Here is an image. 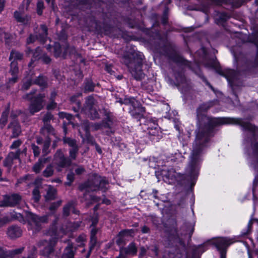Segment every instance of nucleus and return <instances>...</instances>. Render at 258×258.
Masks as SVG:
<instances>
[{
	"instance_id": "19",
	"label": "nucleus",
	"mask_w": 258,
	"mask_h": 258,
	"mask_svg": "<svg viewBox=\"0 0 258 258\" xmlns=\"http://www.w3.org/2000/svg\"><path fill=\"white\" fill-rule=\"evenodd\" d=\"M133 233V230H125L120 232L118 235V239L116 240V243L118 245H120L123 241V237L125 236H132Z\"/></svg>"
},
{
	"instance_id": "45",
	"label": "nucleus",
	"mask_w": 258,
	"mask_h": 258,
	"mask_svg": "<svg viewBox=\"0 0 258 258\" xmlns=\"http://www.w3.org/2000/svg\"><path fill=\"white\" fill-rule=\"evenodd\" d=\"M21 144V141H20V140L15 141H14L13 143V144L11 146V148H12V149H16L18 147H19Z\"/></svg>"
},
{
	"instance_id": "37",
	"label": "nucleus",
	"mask_w": 258,
	"mask_h": 258,
	"mask_svg": "<svg viewBox=\"0 0 258 258\" xmlns=\"http://www.w3.org/2000/svg\"><path fill=\"white\" fill-rule=\"evenodd\" d=\"M94 85L91 81H87L85 86V90L86 91H92L94 89Z\"/></svg>"
},
{
	"instance_id": "40",
	"label": "nucleus",
	"mask_w": 258,
	"mask_h": 258,
	"mask_svg": "<svg viewBox=\"0 0 258 258\" xmlns=\"http://www.w3.org/2000/svg\"><path fill=\"white\" fill-rule=\"evenodd\" d=\"M31 147L34 156L38 157L40 154V149L39 147L34 144H32Z\"/></svg>"
},
{
	"instance_id": "56",
	"label": "nucleus",
	"mask_w": 258,
	"mask_h": 258,
	"mask_svg": "<svg viewBox=\"0 0 258 258\" xmlns=\"http://www.w3.org/2000/svg\"><path fill=\"white\" fill-rule=\"evenodd\" d=\"M149 228H148L146 226H144L142 228V231L143 233H147L149 231Z\"/></svg>"
},
{
	"instance_id": "15",
	"label": "nucleus",
	"mask_w": 258,
	"mask_h": 258,
	"mask_svg": "<svg viewBox=\"0 0 258 258\" xmlns=\"http://www.w3.org/2000/svg\"><path fill=\"white\" fill-rule=\"evenodd\" d=\"M220 73L221 75L224 76L229 83H232L233 81L237 74L236 72L229 69H225Z\"/></svg>"
},
{
	"instance_id": "55",
	"label": "nucleus",
	"mask_w": 258,
	"mask_h": 258,
	"mask_svg": "<svg viewBox=\"0 0 258 258\" xmlns=\"http://www.w3.org/2000/svg\"><path fill=\"white\" fill-rule=\"evenodd\" d=\"M51 118V115L50 114L47 113L44 118V121H46L48 119H50Z\"/></svg>"
},
{
	"instance_id": "3",
	"label": "nucleus",
	"mask_w": 258,
	"mask_h": 258,
	"mask_svg": "<svg viewBox=\"0 0 258 258\" xmlns=\"http://www.w3.org/2000/svg\"><path fill=\"white\" fill-rule=\"evenodd\" d=\"M82 111L92 119L99 117V114L95 107V100L91 96L86 99L85 106Z\"/></svg>"
},
{
	"instance_id": "29",
	"label": "nucleus",
	"mask_w": 258,
	"mask_h": 258,
	"mask_svg": "<svg viewBox=\"0 0 258 258\" xmlns=\"http://www.w3.org/2000/svg\"><path fill=\"white\" fill-rule=\"evenodd\" d=\"M63 140L65 144H67L70 146V148L78 147L76 144V140L74 139H71L70 138L64 137Z\"/></svg>"
},
{
	"instance_id": "31",
	"label": "nucleus",
	"mask_w": 258,
	"mask_h": 258,
	"mask_svg": "<svg viewBox=\"0 0 258 258\" xmlns=\"http://www.w3.org/2000/svg\"><path fill=\"white\" fill-rule=\"evenodd\" d=\"M32 84V79L31 78H26L23 80V84L22 87L23 90H28Z\"/></svg>"
},
{
	"instance_id": "57",
	"label": "nucleus",
	"mask_w": 258,
	"mask_h": 258,
	"mask_svg": "<svg viewBox=\"0 0 258 258\" xmlns=\"http://www.w3.org/2000/svg\"><path fill=\"white\" fill-rule=\"evenodd\" d=\"M244 127L247 130H252V129L251 125L249 123H246L245 124Z\"/></svg>"
},
{
	"instance_id": "4",
	"label": "nucleus",
	"mask_w": 258,
	"mask_h": 258,
	"mask_svg": "<svg viewBox=\"0 0 258 258\" xmlns=\"http://www.w3.org/2000/svg\"><path fill=\"white\" fill-rule=\"evenodd\" d=\"M30 228L34 232H36L41 228L42 223H45L47 221L46 216L38 217L33 213H30L28 215Z\"/></svg>"
},
{
	"instance_id": "39",
	"label": "nucleus",
	"mask_w": 258,
	"mask_h": 258,
	"mask_svg": "<svg viewBox=\"0 0 258 258\" xmlns=\"http://www.w3.org/2000/svg\"><path fill=\"white\" fill-rule=\"evenodd\" d=\"M205 65L209 68H217L218 63L217 61L214 59L210 60L208 62L206 63Z\"/></svg>"
},
{
	"instance_id": "48",
	"label": "nucleus",
	"mask_w": 258,
	"mask_h": 258,
	"mask_svg": "<svg viewBox=\"0 0 258 258\" xmlns=\"http://www.w3.org/2000/svg\"><path fill=\"white\" fill-rule=\"evenodd\" d=\"M13 77L9 79V81L8 82V86L10 87V86L12 84H14L16 83L17 81V77L16 75H12Z\"/></svg>"
},
{
	"instance_id": "43",
	"label": "nucleus",
	"mask_w": 258,
	"mask_h": 258,
	"mask_svg": "<svg viewBox=\"0 0 258 258\" xmlns=\"http://www.w3.org/2000/svg\"><path fill=\"white\" fill-rule=\"evenodd\" d=\"M37 13L38 15H41L42 13V10L43 8V3L39 1L37 3Z\"/></svg>"
},
{
	"instance_id": "61",
	"label": "nucleus",
	"mask_w": 258,
	"mask_h": 258,
	"mask_svg": "<svg viewBox=\"0 0 258 258\" xmlns=\"http://www.w3.org/2000/svg\"><path fill=\"white\" fill-rule=\"evenodd\" d=\"M37 143L38 144H41L42 143V140L41 138H37Z\"/></svg>"
},
{
	"instance_id": "52",
	"label": "nucleus",
	"mask_w": 258,
	"mask_h": 258,
	"mask_svg": "<svg viewBox=\"0 0 258 258\" xmlns=\"http://www.w3.org/2000/svg\"><path fill=\"white\" fill-rule=\"evenodd\" d=\"M56 103H54L53 101H51L48 105H47V108L48 109H51L55 107L56 106Z\"/></svg>"
},
{
	"instance_id": "10",
	"label": "nucleus",
	"mask_w": 258,
	"mask_h": 258,
	"mask_svg": "<svg viewBox=\"0 0 258 258\" xmlns=\"http://www.w3.org/2000/svg\"><path fill=\"white\" fill-rule=\"evenodd\" d=\"M125 103L130 104L134 108V110L131 111L133 115L137 114L140 116L145 111L144 109L140 106L139 103L133 97L125 99Z\"/></svg>"
},
{
	"instance_id": "54",
	"label": "nucleus",
	"mask_w": 258,
	"mask_h": 258,
	"mask_svg": "<svg viewBox=\"0 0 258 258\" xmlns=\"http://www.w3.org/2000/svg\"><path fill=\"white\" fill-rule=\"evenodd\" d=\"M7 34L4 33L3 30H0V41H1L3 37L6 38Z\"/></svg>"
},
{
	"instance_id": "30",
	"label": "nucleus",
	"mask_w": 258,
	"mask_h": 258,
	"mask_svg": "<svg viewBox=\"0 0 258 258\" xmlns=\"http://www.w3.org/2000/svg\"><path fill=\"white\" fill-rule=\"evenodd\" d=\"M79 151V147H75L70 148L69 150L70 160H75L77 157V155Z\"/></svg>"
},
{
	"instance_id": "25",
	"label": "nucleus",
	"mask_w": 258,
	"mask_h": 258,
	"mask_svg": "<svg viewBox=\"0 0 258 258\" xmlns=\"http://www.w3.org/2000/svg\"><path fill=\"white\" fill-rule=\"evenodd\" d=\"M14 17L17 21L26 23L29 21L28 17L25 18L21 12L16 11L14 13Z\"/></svg>"
},
{
	"instance_id": "51",
	"label": "nucleus",
	"mask_w": 258,
	"mask_h": 258,
	"mask_svg": "<svg viewBox=\"0 0 258 258\" xmlns=\"http://www.w3.org/2000/svg\"><path fill=\"white\" fill-rule=\"evenodd\" d=\"M35 40V37L33 35H30V37L28 38L27 42L28 44L34 42Z\"/></svg>"
},
{
	"instance_id": "35",
	"label": "nucleus",
	"mask_w": 258,
	"mask_h": 258,
	"mask_svg": "<svg viewBox=\"0 0 258 258\" xmlns=\"http://www.w3.org/2000/svg\"><path fill=\"white\" fill-rule=\"evenodd\" d=\"M7 116L8 113L7 112H5L3 113L2 117L0 118V124L2 128H3L7 123Z\"/></svg>"
},
{
	"instance_id": "64",
	"label": "nucleus",
	"mask_w": 258,
	"mask_h": 258,
	"mask_svg": "<svg viewBox=\"0 0 258 258\" xmlns=\"http://www.w3.org/2000/svg\"><path fill=\"white\" fill-rule=\"evenodd\" d=\"M145 253V249L144 248L141 249V254H144Z\"/></svg>"
},
{
	"instance_id": "9",
	"label": "nucleus",
	"mask_w": 258,
	"mask_h": 258,
	"mask_svg": "<svg viewBox=\"0 0 258 258\" xmlns=\"http://www.w3.org/2000/svg\"><path fill=\"white\" fill-rule=\"evenodd\" d=\"M20 114V112H12L11 113V117L12 121L11 122L9 126V128L11 129L12 132V137L13 138L16 137L19 135L21 133L20 126L15 118Z\"/></svg>"
},
{
	"instance_id": "17",
	"label": "nucleus",
	"mask_w": 258,
	"mask_h": 258,
	"mask_svg": "<svg viewBox=\"0 0 258 258\" xmlns=\"http://www.w3.org/2000/svg\"><path fill=\"white\" fill-rule=\"evenodd\" d=\"M47 36V29L45 25H41L39 30V36H36V38L41 43H44Z\"/></svg>"
},
{
	"instance_id": "32",
	"label": "nucleus",
	"mask_w": 258,
	"mask_h": 258,
	"mask_svg": "<svg viewBox=\"0 0 258 258\" xmlns=\"http://www.w3.org/2000/svg\"><path fill=\"white\" fill-rule=\"evenodd\" d=\"M18 72V68L17 66V62L15 61H12L11 64L10 73L12 75H16Z\"/></svg>"
},
{
	"instance_id": "20",
	"label": "nucleus",
	"mask_w": 258,
	"mask_h": 258,
	"mask_svg": "<svg viewBox=\"0 0 258 258\" xmlns=\"http://www.w3.org/2000/svg\"><path fill=\"white\" fill-rule=\"evenodd\" d=\"M70 48L69 47L67 48L66 49L65 52L62 54H61L62 48L60 47L59 44L56 43H55L54 46V55L56 57H59V56L64 57L65 55H66V53L70 50Z\"/></svg>"
},
{
	"instance_id": "46",
	"label": "nucleus",
	"mask_w": 258,
	"mask_h": 258,
	"mask_svg": "<svg viewBox=\"0 0 258 258\" xmlns=\"http://www.w3.org/2000/svg\"><path fill=\"white\" fill-rule=\"evenodd\" d=\"M24 248L22 247L16 249H14L11 251L12 255L18 254L21 253L24 250Z\"/></svg>"
},
{
	"instance_id": "34",
	"label": "nucleus",
	"mask_w": 258,
	"mask_h": 258,
	"mask_svg": "<svg viewBox=\"0 0 258 258\" xmlns=\"http://www.w3.org/2000/svg\"><path fill=\"white\" fill-rule=\"evenodd\" d=\"M35 83L41 87H45L46 85V79L42 76H39L35 80Z\"/></svg>"
},
{
	"instance_id": "27",
	"label": "nucleus",
	"mask_w": 258,
	"mask_h": 258,
	"mask_svg": "<svg viewBox=\"0 0 258 258\" xmlns=\"http://www.w3.org/2000/svg\"><path fill=\"white\" fill-rule=\"evenodd\" d=\"M19 152H16V153L11 152L10 153L7 158L5 159L4 161V165L7 166L9 164L7 163V161L10 160V161H12L13 159H16L18 158L19 156Z\"/></svg>"
},
{
	"instance_id": "49",
	"label": "nucleus",
	"mask_w": 258,
	"mask_h": 258,
	"mask_svg": "<svg viewBox=\"0 0 258 258\" xmlns=\"http://www.w3.org/2000/svg\"><path fill=\"white\" fill-rule=\"evenodd\" d=\"M7 256V254L5 249L3 247H0V258H6Z\"/></svg>"
},
{
	"instance_id": "6",
	"label": "nucleus",
	"mask_w": 258,
	"mask_h": 258,
	"mask_svg": "<svg viewBox=\"0 0 258 258\" xmlns=\"http://www.w3.org/2000/svg\"><path fill=\"white\" fill-rule=\"evenodd\" d=\"M163 180L168 184L174 183L176 181L181 178L180 174L176 173L173 168L163 169L161 172Z\"/></svg>"
},
{
	"instance_id": "8",
	"label": "nucleus",
	"mask_w": 258,
	"mask_h": 258,
	"mask_svg": "<svg viewBox=\"0 0 258 258\" xmlns=\"http://www.w3.org/2000/svg\"><path fill=\"white\" fill-rule=\"evenodd\" d=\"M21 200V196L18 194H13L11 196H5L3 201L0 203V207L14 206Z\"/></svg>"
},
{
	"instance_id": "42",
	"label": "nucleus",
	"mask_w": 258,
	"mask_h": 258,
	"mask_svg": "<svg viewBox=\"0 0 258 258\" xmlns=\"http://www.w3.org/2000/svg\"><path fill=\"white\" fill-rule=\"evenodd\" d=\"M61 203L62 202L61 200L58 201L56 202L53 203L50 206L49 209L50 210H54L56 209L57 208L60 206Z\"/></svg>"
},
{
	"instance_id": "16",
	"label": "nucleus",
	"mask_w": 258,
	"mask_h": 258,
	"mask_svg": "<svg viewBox=\"0 0 258 258\" xmlns=\"http://www.w3.org/2000/svg\"><path fill=\"white\" fill-rule=\"evenodd\" d=\"M49 158H40L38 162L36 163L33 166V171L36 173H38L40 171L44 166V164L46 162H49Z\"/></svg>"
},
{
	"instance_id": "47",
	"label": "nucleus",
	"mask_w": 258,
	"mask_h": 258,
	"mask_svg": "<svg viewBox=\"0 0 258 258\" xmlns=\"http://www.w3.org/2000/svg\"><path fill=\"white\" fill-rule=\"evenodd\" d=\"M67 179L69 180V182H67V184L70 185L71 182L74 180V174L73 173L71 172L69 173L67 175Z\"/></svg>"
},
{
	"instance_id": "36",
	"label": "nucleus",
	"mask_w": 258,
	"mask_h": 258,
	"mask_svg": "<svg viewBox=\"0 0 258 258\" xmlns=\"http://www.w3.org/2000/svg\"><path fill=\"white\" fill-rule=\"evenodd\" d=\"M53 170L52 167L49 165L47 167L45 170L43 171V175L45 177H49L53 174Z\"/></svg>"
},
{
	"instance_id": "33",
	"label": "nucleus",
	"mask_w": 258,
	"mask_h": 258,
	"mask_svg": "<svg viewBox=\"0 0 258 258\" xmlns=\"http://www.w3.org/2000/svg\"><path fill=\"white\" fill-rule=\"evenodd\" d=\"M50 144V140L49 139L46 140L43 143V147L42 149V153L44 155H46L49 153L48 149Z\"/></svg>"
},
{
	"instance_id": "12",
	"label": "nucleus",
	"mask_w": 258,
	"mask_h": 258,
	"mask_svg": "<svg viewBox=\"0 0 258 258\" xmlns=\"http://www.w3.org/2000/svg\"><path fill=\"white\" fill-rule=\"evenodd\" d=\"M124 62L128 66L131 73L136 79H141L143 77V74L141 71L142 63L141 62H138L137 66L134 68H133V63L132 62L130 63H127V62L125 61Z\"/></svg>"
},
{
	"instance_id": "58",
	"label": "nucleus",
	"mask_w": 258,
	"mask_h": 258,
	"mask_svg": "<svg viewBox=\"0 0 258 258\" xmlns=\"http://www.w3.org/2000/svg\"><path fill=\"white\" fill-rule=\"evenodd\" d=\"M4 0H0V12H1L4 8Z\"/></svg>"
},
{
	"instance_id": "5",
	"label": "nucleus",
	"mask_w": 258,
	"mask_h": 258,
	"mask_svg": "<svg viewBox=\"0 0 258 258\" xmlns=\"http://www.w3.org/2000/svg\"><path fill=\"white\" fill-rule=\"evenodd\" d=\"M45 95L44 93H40L35 97L29 106V111L31 114L39 111L44 105Z\"/></svg>"
},
{
	"instance_id": "62",
	"label": "nucleus",
	"mask_w": 258,
	"mask_h": 258,
	"mask_svg": "<svg viewBox=\"0 0 258 258\" xmlns=\"http://www.w3.org/2000/svg\"><path fill=\"white\" fill-rule=\"evenodd\" d=\"M100 125L99 124H95L94 128L95 130H98V129H99L100 128Z\"/></svg>"
},
{
	"instance_id": "41",
	"label": "nucleus",
	"mask_w": 258,
	"mask_h": 258,
	"mask_svg": "<svg viewBox=\"0 0 258 258\" xmlns=\"http://www.w3.org/2000/svg\"><path fill=\"white\" fill-rule=\"evenodd\" d=\"M59 116L62 118H66L68 120H71L73 117L71 114L63 112L59 113Z\"/></svg>"
},
{
	"instance_id": "21",
	"label": "nucleus",
	"mask_w": 258,
	"mask_h": 258,
	"mask_svg": "<svg viewBox=\"0 0 258 258\" xmlns=\"http://www.w3.org/2000/svg\"><path fill=\"white\" fill-rule=\"evenodd\" d=\"M40 51V49L39 48H37L36 50V52L34 53L33 56L34 58L36 59H40L41 58L42 60V61L45 63H48L50 62L51 59L49 57H48L46 55H43L42 56H40L39 54H37V52H39Z\"/></svg>"
},
{
	"instance_id": "59",
	"label": "nucleus",
	"mask_w": 258,
	"mask_h": 258,
	"mask_svg": "<svg viewBox=\"0 0 258 258\" xmlns=\"http://www.w3.org/2000/svg\"><path fill=\"white\" fill-rule=\"evenodd\" d=\"M56 93L55 91H53L51 94L50 100H53V98L56 96Z\"/></svg>"
},
{
	"instance_id": "24",
	"label": "nucleus",
	"mask_w": 258,
	"mask_h": 258,
	"mask_svg": "<svg viewBox=\"0 0 258 258\" xmlns=\"http://www.w3.org/2000/svg\"><path fill=\"white\" fill-rule=\"evenodd\" d=\"M72 211L74 213L78 214V211L75 209L74 204L69 203L63 208V214L65 215H68L70 212Z\"/></svg>"
},
{
	"instance_id": "44",
	"label": "nucleus",
	"mask_w": 258,
	"mask_h": 258,
	"mask_svg": "<svg viewBox=\"0 0 258 258\" xmlns=\"http://www.w3.org/2000/svg\"><path fill=\"white\" fill-rule=\"evenodd\" d=\"M85 172V169L82 166H77L75 169V173L77 175L83 174Z\"/></svg>"
},
{
	"instance_id": "60",
	"label": "nucleus",
	"mask_w": 258,
	"mask_h": 258,
	"mask_svg": "<svg viewBox=\"0 0 258 258\" xmlns=\"http://www.w3.org/2000/svg\"><path fill=\"white\" fill-rule=\"evenodd\" d=\"M76 96H72L71 98V101L72 102H75L76 101Z\"/></svg>"
},
{
	"instance_id": "63",
	"label": "nucleus",
	"mask_w": 258,
	"mask_h": 258,
	"mask_svg": "<svg viewBox=\"0 0 258 258\" xmlns=\"http://www.w3.org/2000/svg\"><path fill=\"white\" fill-rule=\"evenodd\" d=\"M97 223V220L94 219L92 222V226H94Z\"/></svg>"
},
{
	"instance_id": "2",
	"label": "nucleus",
	"mask_w": 258,
	"mask_h": 258,
	"mask_svg": "<svg viewBox=\"0 0 258 258\" xmlns=\"http://www.w3.org/2000/svg\"><path fill=\"white\" fill-rule=\"evenodd\" d=\"M79 225H77L74 228H70L66 231L64 230L63 228L59 231L55 228H52V230L48 232V234L52 236V239L49 240L45 239L41 241L39 243L40 246H44V254L49 258H58L60 254V250L56 251L54 249V246L56 242V239L59 238L62 234L67 233L68 231H72L79 227Z\"/></svg>"
},
{
	"instance_id": "38",
	"label": "nucleus",
	"mask_w": 258,
	"mask_h": 258,
	"mask_svg": "<svg viewBox=\"0 0 258 258\" xmlns=\"http://www.w3.org/2000/svg\"><path fill=\"white\" fill-rule=\"evenodd\" d=\"M40 192L37 187L34 189L33 191V197L35 202H38L40 199Z\"/></svg>"
},
{
	"instance_id": "22",
	"label": "nucleus",
	"mask_w": 258,
	"mask_h": 258,
	"mask_svg": "<svg viewBox=\"0 0 258 258\" xmlns=\"http://www.w3.org/2000/svg\"><path fill=\"white\" fill-rule=\"evenodd\" d=\"M97 230L96 229L93 227L91 230V240H90V244L91 245L90 246V249H89V253L88 254L87 258H88L89 256L90 252L92 250V249L93 248L96 241L95 235L96 234Z\"/></svg>"
},
{
	"instance_id": "14",
	"label": "nucleus",
	"mask_w": 258,
	"mask_h": 258,
	"mask_svg": "<svg viewBox=\"0 0 258 258\" xmlns=\"http://www.w3.org/2000/svg\"><path fill=\"white\" fill-rule=\"evenodd\" d=\"M76 248L72 243L69 242L64 249L61 258H74Z\"/></svg>"
},
{
	"instance_id": "18",
	"label": "nucleus",
	"mask_w": 258,
	"mask_h": 258,
	"mask_svg": "<svg viewBox=\"0 0 258 258\" xmlns=\"http://www.w3.org/2000/svg\"><path fill=\"white\" fill-rule=\"evenodd\" d=\"M56 190L54 187L49 185L45 196L46 201L52 200L55 198Z\"/></svg>"
},
{
	"instance_id": "50",
	"label": "nucleus",
	"mask_w": 258,
	"mask_h": 258,
	"mask_svg": "<svg viewBox=\"0 0 258 258\" xmlns=\"http://www.w3.org/2000/svg\"><path fill=\"white\" fill-rule=\"evenodd\" d=\"M34 94H35V92H32L29 94H27L25 95L24 98L28 100L32 99L33 98V95Z\"/></svg>"
},
{
	"instance_id": "1",
	"label": "nucleus",
	"mask_w": 258,
	"mask_h": 258,
	"mask_svg": "<svg viewBox=\"0 0 258 258\" xmlns=\"http://www.w3.org/2000/svg\"><path fill=\"white\" fill-rule=\"evenodd\" d=\"M240 121V119L231 118H212L209 121V124L204 128H199L190 156L191 170H193L196 165L201 161V155L205 147V144L208 141L211 130L214 126L231 123H239Z\"/></svg>"
},
{
	"instance_id": "28",
	"label": "nucleus",
	"mask_w": 258,
	"mask_h": 258,
	"mask_svg": "<svg viewBox=\"0 0 258 258\" xmlns=\"http://www.w3.org/2000/svg\"><path fill=\"white\" fill-rule=\"evenodd\" d=\"M149 133L152 136H158L159 133V127L157 124H154L152 127L149 126L148 128Z\"/></svg>"
},
{
	"instance_id": "26",
	"label": "nucleus",
	"mask_w": 258,
	"mask_h": 258,
	"mask_svg": "<svg viewBox=\"0 0 258 258\" xmlns=\"http://www.w3.org/2000/svg\"><path fill=\"white\" fill-rule=\"evenodd\" d=\"M23 57V54L16 51H12L11 53L10 59L12 61L17 62L18 60H21Z\"/></svg>"
},
{
	"instance_id": "7",
	"label": "nucleus",
	"mask_w": 258,
	"mask_h": 258,
	"mask_svg": "<svg viewBox=\"0 0 258 258\" xmlns=\"http://www.w3.org/2000/svg\"><path fill=\"white\" fill-rule=\"evenodd\" d=\"M233 242L232 239L228 238H220L214 242V244L218 250L221 251V257L225 258L224 253L225 249Z\"/></svg>"
},
{
	"instance_id": "11",
	"label": "nucleus",
	"mask_w": 258,
	"mask_h": 258,
	"mask_svg": "<svg viewBox=\"0 0 258 258\" xmlns=\"http://www.w3.org/2000/svg\"><path fill=\"white\" fill-rule=\"evenodd\" d=\"M56 164L60 167H65L71 165V161L65 158L61 151L58 150L54 155Z\"/></svg>"
},
{
	"instance_id": "13",
	"label": "nucleus",
	"mask_w": 258,
	"mask_h": 258,
	"mask_svg": "<svg viewBox=\"0 0 258 258\" xmlns=\"http://www.w3.org/2000/svg\"><path fill=\"white\" fill-rule=\"evenodd\" d=\"M22 231L21 229L17 226L12 225L8 229L7 234L11 239H15L21 236Z\"/></svg>"
},
{
	"instance_id": "53",
	"label": "nucleus",
	"mask_w": 258,
	"mask_h": 258,
	"mask_svg": "<svg viewBox=\"0 0 258 258\" xmlns=\"http://www.w3.org/2000/svg\"><path fill=\"white\" fill-rule=\"evenodd\" d=\"M7 222V220L5 218H0V227L3 226Z\"/></svg>"
},
{
	"instance_id": "23",
	"label": "nucleus",
	"mask_w": 258,
	"mask_h": 258,
	"mask_svg": "<svg viewBox=\"0 0 258 258\" xmlns=\"http://www.w3.org/2000/svg\"><path fill=\"white\" fill-rule=\"evenodd\" d=\"M124 252L127 254H134L137 252V248L134 243H131L128 245L127 248L121 249L120 255Z\"/></svg>"
}]
</instances>
